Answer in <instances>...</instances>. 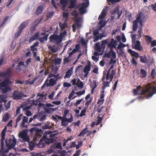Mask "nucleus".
Listing matches in <instances>:
<instances>
[{
  "label": "nucleus",
  "instance_id": "obj_4",
  "mask_svg": "<svg viewBox=\"0 0 156 156\" xmlns=\"http://www.w3.org/2000/svg\"><path fill=\"white\" fill-rule=\"evenodd\" d=\"M30 131L31 133L35 132L36 134L33 140L35 141H36L38 139H39L42 136L43 133L41 129H39L36 128H33L30 129Z\"/></svg>",
  "mask_w": 156,
  "mask_h": 156
},
{
  "label": "nucleus",
  "instance_id": "obj_18",
  "mask_svg": "<svg viewBox=\"0 0 156 156\" xmlns=\"http://www.w3.org/2000/svg\"><path fill=\"white\" fill-rule=\"evenodd\" d=\"M134 48L139 51H141L142 48L140 45V42L139 41H137L134 44Z\"/></svg>",
  "mask_w": 156,
  "mask_h": 156
},
{
  "label": "nucleus",
  "instance_id": "obj_35",
  "mask_svg": "<svg viewBox=\"0 0 156 156\" xmlns=\"http://www.w3.org/2000/svg\"><path fill=\"white\" fill-rule=\"evenodd\" d=\"M49 50L51 51L52 52L55 53L57 51V49L55 48V46L54 45L53 46H49L48 47Z\"/></svg>",
  "mask_w": 156,
  "mask_h": 156
},
{
  "label": "nucleus",
  "instance_id": "obj_52",
  "mask_svg": "<svg viewBox=\"0 0 156 156\" xmlns=\"http://www.w3.org/2000/svg\"><path fill=\"white\" fill-rule=\"evenodd\" d=\"M22 32V31L19 30L15 34V38L16 39L20 35Z\"/></svg>",
  "mask_w": 156,
  "mask_h": 156
},
{
  "label": "nucleus",
  "instance_id": "obj_22",
  "mask_svg": "<svg viewBox=\"0 0 156 156\" xmlns=\"http://www.w3.org/2000/svg\"><path fill=\"white\" fill-rule=\"evenodd\" d=\"M44 9L43 6L42 5H40L38 7L37 9L36 12V14L37 15H39L43 11Z\"/></svg>",
  "mask_w": 156,
  "mask_h": 156
},
{
  "label": "nucleus",
  "instance_id": "obj_53",
  "mask_svg": "<svg viewBox=\"0 0 156 156\" xmlns=\"http://www.w3.org/2000/svg\"><path fill=\"white\" fill-rule=\"evenodd\" d=\"M102 38V37H99V36L98 35H94V41L95 42L96 41H98L99 39H101Z\"/></svg>",
  "mask_w": 156,
  "mask_h": 156
},
{
  "label": "nucleus",
  "instance_id": "obj_64",
  "mask_svg": "<svg viewBox=\"0 0 156 156\" xmlns=\"http://www.w3.org/2000/svg\"><path fill=\"white\" fill-rule=\"evenodd\" d=\"M12 72V70L10 68H9L7 69L6 72H5L7 76H9L10 75Z\"/></svg>",
  "mask_w": 156,
  "mask_h": 156
},
{
  "label": "nucleus",
  "instance_id": "obj_5",
  "mask_svg": "<svg viewBox=\"0 0 156 156\" xmlns=\"http://www.w3.org/2000/svg\"><path fill=\"white\" fill-rule=\"evenodd\" d=\"M89 0H84L83 2L80 3L81 7L79 9V11L80 14H83L86 12V8L89 5Z\"/></svg>",
  "mask_w": 156,
  "mask_h": 156
},
{
  "label": "nucleus",
  "instance_id": "obj_16",
  "mask_svg": "<svg viewBox=\"0 0 156 156\" xmlns=\"http://www.w3.org/2000/svg\"><path fill=\"white\" fill-rule=\"evenodd\" d=\"M116 44L117 41L112 38L111 42L109 43L108 44V45L109 47L111 48V49H112V48H115L116 47Z\"/></svg>",
  "mask_w": 156,
  "mask_h": 156
},
{
  "label": "nucleus",
  "instance_id": "obj_30",
  "mask_svg": "<svg viewBox=\"0 0 156 156\" xmlns=\"http://www.w3.org/2000/svg\"><path fill=\"white\" fill-rule=\"evenodd\" d=\"M57 80H55L54 78H51L49 81V85L53 86L56 83Z\"/></svg>",
  "mask_w": 156,
  "mask_h": 156
},
{
  "label": "nucleus",
  "instance_id": "obj_11",
  "mask_svg": "<svg viewBox=\"0 0 156 156\" xmlns=\"http://www.w3.org/2000/svg\"><path fill=\"white\" fill-rule=\"evenodd\" d=\"M11 83V81L9 79H7L4 80L0 83V86L1 87L9 86V84Z\"/></svg>",
  "mask_w": 156,
  "mask_h": 156
},
{
  "label": "nucleus",
  "instance_id": "obj_62",
  "mask_svg": "<svg viewBox=\"0 0 156 156\" xmlns=\"http://www.w3.org/2000/svg\"><path fill=\"white\" fill-rule=\"evenodd\" d=\"M97 86V83L96 81L94 80L93 81V83L92 85H91V87L92 88H94L95 89Z\"/></svg>",
  "mask_w": 156,
  "mask_h": 156
},
{
  "label": "nucleus",
  "instance_id": "obj_12",
  "mask_svg": "<svg viewBox=\"0 0 156 156\" xmlns=\"http://www.w3.org/2000/svg\"><path fill=\"white\" fill-rule=\"evenodd\" d=\"M29 22V20L23 22L19 26V30L22 32L23 29L28 24Z\"/></svg>",
  "mask_w": 156,
  "mask_h": 156
},
{
  "label": "nucleus",
  "instance_id": "obj_45",
  "mask_svg": "<svg viewBox=\"0 0 156 156\" xmlns=\"http://www.w3.org/2000/svg\"><path fill=\"white\" fill-rule=\"evenodd\" d=\"M1 145L2 147V150H3V149L4 148V142L5 140V136H1Z\"/></svg>",
  "mask_w": 156,
  "mask_h": 156
},
{
  "label": "nucleus",
  "instance_id": "obj_39",
  "mask_svg": "<svg viewBox=\"0 0 156 156\" xmlns=\"http://www.w3.org/2000/svg\"><path fill=\"white\" fill-rule=\"evenodd\" d=\"M76 85L78 87L82 88L83 87V83L79 79H78Z\"/></svg>",
  "mask_w": 156,
  "mask_h": 156
},
{
  "label": "nucleus",
  "instance_id": "obj_59",
  "mask_svg": "<svg viewBox=\"0 0 156 156\" xmlns=\"http://www.w3.org/2000/svg\"><path fill=\"white\" fill-rule=\"evenodd\" d=\"M87 109L86 108H85V109H83L81 111L80 115V116L81 117L82 116H83L85 115V112L86 111Z\"/></svg>",
  "mask_w": 156,
  "mask_h": 156
},
{
  "label": "nucleus",
  "instance_id": "obj_61",
  "mask_svg": "<svg viewBox=\"0 0 156 156\" xmlns=\"http://www.w3.org/2000/svg\"><path fill=\"white\" fill-rule=\"evenodd\" d=\"M78 144L76 146V149H78L79 148L82 146L83 142L79 141L78 143Z\"/></svg>",
  "mask_w": 156,
  "mask_h": 156
},
{
  "label": "nucleus",
  "instance_id": "obj_29",
  "mask_svg": "<svg viewBox=\"0 0 156 156\" xmlns=\"http://www.w3.org/2000/svg\"><path fill=\"white\" fill-rule=\"evenodd\" d=\"M151 86L150 85H149L148 87L145 90H142L141 94L142 95H144L146 93L148 92L149 91V90L151 89Z\"/></svg>",
  "mask_w": 156,
  "mask_h": 156
},
{
  "label": "nucleus",
  "instance_id": "obj_47",
  "mask_svg": "<svg viewBox=\"0 0 156 156\" xmlns=\"http://www.w3.org/2000/svg\"><path fill=\"white\" fill-rule=\"evenodd\" d=\"M108 40L107 39L102 41L101 42V46L104 48H105V45L108 43Z\"/></svg>",
  "mask_w": 156,
  "mask_h": 156
},
{
  "label": "nucleus",
  "instance_id": "obj_23",
  "mask_svg": "<svg viewBox=\"0 0 156 156\" xmlns=\"http://www.w3.org/2000/svg\"><path fill=\"white\" fill-rule=\"evenodd\" d=\"M128 51L129 52L132 56L135 57L136 58H138L139 57H140L139 54L138 53L132 51L131 49H129Z\"/></svg>",
  "mask_w": 156,
  "mask_h": 156
},
{
  "label": "nucleus",
  "instance_id": "obj_9",
  "mask_svg": "<svg viewBox=\"0 0 156 156\" xmlns=\"http://www.w3.org/2000/svg\"><path fill=\"white\" fill-rule=\"evenodd\" d=\"M20 138L22 139L25 141L29 142L30 140L28 136L27 133L25 131H23L20 133L19 134Z\"/></svg>",
  "mask_w": 156,
  "mask_h": 156
},
{
  "label": "nucleus",
  "instance_id": "obj_36",
  "mask_svg": "<svg viewBox=\"0 0 156 156\" xmlns=\"http://www.w3.org/2000/svg\"><path fill=\"white\" fill-rule=\"evenodd\" d=\"M48 35H45L44 37H41L39 39V41L41 43H43L44 41H46L48 39Z\"/></svg>",
  "mask_w": 156,
  "mask_h": 156
},
{
  "label": "nucleus",
  "instance_id": "obj_58",
  "mask_svg": "<svg viewBox=\"0 0 156 156\" xmlns=\"http://www.w3.org/2000/svg\"><path fill=\"white\" fill-rule=\"evenodd\" d=\"M126 45L122 43H120L118 46V49H121L126 46Z\"/></svg>",
  "mask_w": 156,
  "mask_h": 156
},
{
  "label": "nucleus",
  "instance_id": "obj_10",
  "mask_svg": "<svg viewBox=\"0 0 156 156\" xmlns=\"http://www.w3.org/2000/svg\"><path fill=\"white\" fill-rule=\"evenodd\" d=\"M114 66L112 65L110 67L107 73L106 72H104L103 73V76L102 78V81H104L105 79L106 78V80H108L109 79V76H110V71L113 68Z\"/></svg>",
  "mask_w": 156,
  "mask_h": 156
},
{
  "label": "nucleus",
  "instance_id": "obj_19",
  "mask_svg": "<svg viewBox=\"0 0 156 156\" xmlns=\"http://www.w3.org/2000/svg\"><path fill=\"white\" fill-rule=\"evenodd\" d=\"M68 3V0H60V3L62 5L63 9L64 10Z\"/></svg>",
  "mask_w": 156,
  "mask_h": 156
},
{
  "label": "nucleus",
  "instance_id": "obj_56",
  "mask_svg": "<svg viewBox=\"0 0 156 156\" xmlns=\"http://www.w3.org/2000/svg\"><path fill=\"white\" fill-rule=\"evenodd\" d=\"M104 115H103L102 117H100L99 116H98V120L97 122V125L99 124L102 121V120L103 118Z\"/></svg>",
  "mask_w": 156,
  "mask_h": 156
},
{
  "label": "nucleus",
  "instance_id": "obj_17",
  "mask_svg": "<svg viewBox=\"0 0 156 156\" xmlns=\"http://www.w3.org/2000/svg\"><path fill=\"white\" fill-rule=\"evenodd\" d=\"M39 34L40 33L38 31L34 35L31 36L29 40V42L30 43L32 41L37 39L38 37L39 36Z\"/></svg>",
  "mask_w": 156,
  "mask_h": 156
},
{
  "label": "nucleus",
  "instance_id": "obj_8",
  "mask_svg": "<svg viewBox=\"0 0 156 156\" xmlns=\"http://www.w3.org/2000/svg\"><path fill=\"white\" fill-rule=\"evenodd\" d=\"M115 74V72L113 70H112V73L110 74V76H109V78H110V81L109 82L106 81L104 82L103 83V86L102 87V90H104L106 87H109V83L110 82L112 81L113 78V76Z\"/></svg>",
  "mask_w": 156,
  "mask_h": 156
},
{
  "label": "nucleus",
  "instance_id": "obj_24",
  "mask_svg": "<svg viewBox=\"0 0 156 156\" xmlns=\"http://www.w3.org/2000/svg\"><path fill=\"white\" fill-rule=\"evenodd\" d=\"M80 21L81 19L80 18H77L75 20V24L78 28H80L81 26Z\"/></svg>",
  "mask_w": 156,
  "mask_h": 156
},
{
  "label": "nucleus",
  "instance_id": "obj_54",
  "mask_svg": "<svg viewBox=\"0 0 156 156\" xmlns=\"http://www.w3.org/2000/svg\"><path fill=\"white\" fill-rule=\"evenodd\" d=\"M121 0H106L108 2H111L112 4L118 2Z\"/></svg>",
  "mask_w": 156,
  "mask_h": 156
},
{
  "label": "nucleus",
  "instance_id": "obj_2",
  "mask_svg": "<svg viewBox=\"0 0 156 156\" xmlns=\"http://www.w3.org/2000/svg\"><path fill=\"white\" fill-rule=\"evenodd\" d=\"M13 136V139H12L11 138H10L9 139L8 142L7 141V140H5L6 144V146L8 147V149H7L4 151L3 149L2 153H7L10 149L15 146L16 142V139Z\"/></svg>",
  "mask_w": 156,
  "mask_h": 156
},
{
  "label": "nucleus",
  "instance_id": "obj_43",
  "mask_svg": "<svg viewBox=\"0 0 156 156\" xmlns=\"http://www.w3.org/2000/svg\"><path fill=\"white\" fill-rule=\"evenodd\" d=\"M28 121V118L26 116H24L22 121L21 123V126H23L25 123L27 122Z\"/></svg>",
  "mask_w": 156,
  "mask_h": 156
},
{
  "label": "nucleus",
  "instance_id": "obj_28",
  "mask_svg": "<svg viewBox=\"0 0 156 156\" xmlns=\"http://www.w3.org/2000/svg\"><path fill=\"white\" fill-rule=\"evenodd\" d=\"M4 87V88L1 89L2 93L3 94L7 93L8 91H10L11 90L9 86L5 87Z\"/></svg>",
  "mask_w": 156,
  "mask_h": 156
},
{
  "label": "nucleus",
  "instance_id": "obj_25",
  "mask_svg": "<svg viewBox=\"0 0 156 156\" xmlns=\"http://www.w3.org/2000/svg\"><path fill=\"white\" fill-rule=\"evenodd\" d=\"M59 25L61 30H63L67 27V23L65 21L63 23L60 22L59 24Z\"/></svg>",
  "mask_w": 156,
  "mask_h": 156
},
{
  "label": "nucleus",
  "instance_id": "obj_40",
  "mask_svg": "<svg viewBox=\"0 0 156 156\" xmlns=\"http://www.w3.org/2000/svg\"><path fill=\"white\" fill-rule=\"evenodd\" d=\"M140 61L143 63H146L147 62V58L146 56H144V57L143 56H140Z\"/></svg>",
  "mask_w": 156,
  "mask_h": 156
},
{
  "label": "nucleus",
  "instance_id": "obj_42",
  "mask_svg": "<svg viewBox=\"0 0 156 156\" xmlns=\"http://www.w3.org/2000/svg\"><path fill=\"white\" fill-rule=\"evenodd\" d=\"M22 66H26L25 65L24 62H20L18 63V65L16 68V69L20 70L21 68L20 67Z\"/></svg>",
  "mask_w": 156,
  "mask_h": 156
},
{
  "label": "nucleus",
  "instance_id": "obj_57",
  "mask_svg": "<svg viewBox=\"0 0 156 156\" xmlns=\"http://www.w3.org/2000/svg\"><path fill=\"white\" fill-rule=\"evenodd\" d=\"M95 48L96 50L100 51L101 50V47L99 43H96L95 44Z\"/></svg>",
  "mask_w": 156,
  "mask_h": 156
},
{
  "label": "nucleus",
  "instance_id": "obj_63",
  "mask_svg": "<svg viewBox=\"0 0 156 156\" xmlns=\"http://www.w3.org/2000/svg\"><path fill=\"white\" fill-rule=\"evenodd\" d=\"M55 147L56 148L61 149L62 148V146L61 145V143H57Z\"/></svg>",
  "mask_w": 156,
  "mask_h": 156
},
{
  "label": "nucleus",
  "instance_id": "obj_33",
  "mask_svg": "<svg viewBox=\"0 0 156 156\" xmlns=\"http://www.w3.org/2000/svg\"><path fill=\"white\" fill-rule=\"evenodd\" d=\"M33 104L35 105H38L39 106H41L42 105V103L40 102L39 99H38L36 100H33Z\"/></svg>",
  "mask_w": 156,
  "mask_h": 156
},
{
  "label": "nucleus",
  "instance_id": "obj_15",
  "mask_svg": "<svg viewBox=\"0 0 156 156\" xmlns=\"http://www.w3.org/2000/svg\"><path fill=\"white\" fill-rule=\"evenodd\" d=\"M90 97V94H87L85 98V100L87 101L85 104V108L87 109L88 108L89 105L91 102L92 100V98H90L89 100L87 101Z\"/></svg>",
  "mask_w": 156,
  "mask_h": 156
},
{
  "label": "nucleus",
  "instance_id": "obj_37",
  "mask_svg": "<svg viewBox=\"0 0 156 156\" xmlns=\"http://www.w3.org/2000/svg\"><path fill=\"white\" fill-rule=\"evenodd\" d=\"M83 66L82 65H79L77 68L76 69L75 72L76 73H80L82 70Z\"/></svg>",
  "mask_w": 156,
  "mask_h": 156
},
{
  "label": "nucleus",
  "instance_id": "obj_13",
  "mask_svg": "<svg viewBox=\"0 0 156 156\" xmlns=\"http://www.w3.org/2000/svg\"><path fill=\"white\" fill-rule=\"evenodd\" d=\"M6 100L5 97L3 95H0V113L2 109V103L4 102L6 103Z\"/></svg>",
  "mask_w": 156,
  "mask_h": 156
},
{
  "label": "nucleus",
  "instance_id": "obj_27",
  "mask_svg": "<svg viewBox=\"0 0 156 156\" xmlns=\"http://www.w3.org/2000/svg\"><path fill=\"white\" fill-rule=\"evenodd\" d=\"M38 42H37L35 43L32 46H31L30 48L31 51H37V49L35 48L37 47L38 46Z\"/></svg>",
  "mask_w": 156,
  "mask_h": 156
},
{
  "label": "nucleus",
  "instance_id": "obj_38",
  "mask_svg": "<svg viewBox=\"0 0 156 156\" xmlns=\"http://www.w3.org/2000/svg\"><path fill=\"white\" fill-rule=\"evenodd\" d=\"M142 31L143 28L142 26H141L140 27H139L138 31V36L139 39L140 38L142 37Z\"/></svg>",
  "mask_w": 156,
  "mask_h": 156
},
{
  "label": "nucleus",
  "instance_id": "obj_32",
  "mask_svg": "<svg viewBox=\"0 0 156 156\" xmlns=\"http://www.w3.org/2000/svg\"><path fill=\"white\" fill-rule=\"evenodd\" d=\"M87 128L86 127L83 129L79 135H78L79 136H83L87 132H88V130H87Z\"/></svg>",
  "mask_w": 156,
  "mask_h": 156
},
{
  "label": "nucleus",
  "instance_id": "obj_3",
  "mask_svg": "<svg viewBox=\"0 0 156 156\" xmlns=\"http://www.w3.org/2000/svg\"><path fill=\"white\" fill-rule=\"evenodd\" d=\"M57 135V133H54L51 132H50V139H48L47 137L45 136H44L41 138L40 142H42L43 140H45L44 143L49 144L51 143H52L54 141L56 140L55 138V136Z\"/></svg>",
  "mask_w": 156,
  "mask_h": 156
},
{
  "label": "nucleus",
  "instance_id": "obj_60",
  "mask_svg": "<svg viewBox=\"0 0 156 156\" xmlns=\"http://www.w3.org/2000/svg\"><path fill=\"white\" fill-rule=\"evenodd\" d=\"M61 124L62 125L65 126H66L68 124V123L64 119H63L62 120Z\"/></svg>",
  "mask_w": 156,
  "mask_h": 156
},
{
  "label": "nucleus",
  "instance_id": "obj_55",
  "mask_svg": "<svg viewBox=\"0 0 156 156\" xmlns=\"http://www.w3.org/2000/svg\"><path fill=\"white\" fill-rule=\"evenodd\" d=\"M9 18V17L8 16H6L4 18L3 21L2 23L1 24V25L0 26V27H1L3 26V25L6 22V21L8 20V19Z\"/></svg>",
  "mask_w": 156,
  "mask_h": 156
},
{
  "label": "nucleus",
  "instance_id": "obj_44",
  "mask_svg": "<svg viewBox=\"0 0 156 156\" xmlns=\"http://www.w3.org/2000/svg\"><path fill=\"white\" fill-rule=\"evenodd\" d=\"M61 58H58L55 59L54 63L56 65H59L61 63Z\"/></svg>",
  "mask_w": 156,
  "mask_h": 156
},
{
  "label": "nucleus",
  "instance_id": "obj_48",
  "mask_svg": "<svg viewBox=\"0 0 156 156\" xmlns=\"http://www.w3.org/2000/svg\"><path fill=\"white\" fill-rule=\"evenodd\" d=\"M54 108H45V112L48 113H50L51 112L54 111Z\"/></svg>",
  "mask_w": 156,
  "mask_h": 156
},
{
  "label": "nucleus",
  "instance_id": "obj_21",
  "mask_svg": "<svg viewBox=\"0 0 156 156\" xmlns=\"http://www.w3.org/2000/svg\"><path fill=\"white\" fill-rule=\"evenodd\" d=\"M106 10L105 9H103L101 14L99 16L98 20H102L106 16Z\"/></svg>",
  "mask_w": 156,
  "mask_h": 156
},
{
  "label": "nucleus",
  "instance_id": "obj_26",
  "mask_svg": "<svg viewBox=\"0 0 156 156\" xmlns=\"http://www.w3.org/2000/svg\"><path fill=\"white\" fill-rule=\"evenodd\" d=\"M140 77L142 78H145L147 75V73L146 71L143 69L140 70Z\"/></svg>",
  "mask_w": 156,
  "mask_h": 156
},
{
  "label": "nucleus",
  "instance_id": "obj_20",
  "mask_svg": "<svg viewBox=\"0 0 156 156\" xmlns=\"http://www.w3.org/2000/svg\"><path fill=\"white\" fill-rule=\"evenodd\" d=\"M70 5L69 6V8H74L76 6V0H70Z\"/></svg>",
  "mask_w": 156,
  "mask_h": 156
},
{
  "label": "nucleus",
  "instance_id": "obj_51",
  "mask_svg": "<svg viewBox=\"0 0 156 156\" xmlns=\"http://www.w3.org/2000/svg\"><path fill=\"white\" fill-rule=\"evenodd\" d=\"M7 130V127L5 126L2 131L1 133V136H5V133Z\"/></svg>",
  "mask_w": 156,
  "mask_h": 156
},
{
  "label": "nucleus",
  "instance_id": "obj_46",
  "mask_svg": "<svg viewBox=\"0 0 156 156\" xmlns=\"http://www.w3.org/2000/svg\"><path fill=\"white\" fill-rule=\"evenodd\" d=\"M29 148L30 150H33L35 147V145L34 143L32 142H30L29 144Z\"/></svg>",
  "mask_w": 156,
  "mask_h": 156
},
{
  "label": "nucleus",
  "instance_id": "obj_7",
  "mask_svg": "<svg viewBox=\"0 0 156 156\" xmlns=\"http://www.w3.org/2000/svg\"><path fill=\"white\" fill-rule=\"evenodd\" d=\"M27 97V95L24 94L22 92L16 90L14 91L12 94L13 99L16 100L20 99L22 98Z\"/></svg>",
  "mask_w": 156,
  "mask_h": 156
},
{
  "label": "nucleus",
  "instance_id": "obj_49",
  "mask_svg": "<svg viewBox=\"0 0 156 156\" xmlns=\"http://www.w3.org/2000/svg\"><path fill=\"white\" fill-rule=\"evenodd\" d=\"M64 120H65L68 123H71L72 122L73 120V117L72 115H71V117L69 119L67 118L66 117L64 118Z\"/></svg>",
  "mask_w": 156,
  "mask_h": 156
},
{
  "label": "nucleus",
  "instance_id": "obj_50",
  "mask_svg": "<svg viewBox=\"0 0 156 156\" xmlns=\"http://www.w3.org/2000/svg\"><path fill=\"white\" fill-rule=\"evenodd\" d=\"M156 72L154 69H153L151 71V77L154 79L155 77Z\"/></svg>",
  "mask_w": 156,
  "mask_h": 156
},
{
  "label": "nucleus",
  "instance_id": "obj_14",
  "mask_svg": "<svg viewBox=\"0 0 156 156\" xmlns=\"http://www.w3.org/2000/svg\"><path fill=\"white\" fill-rule=\"evenodd\" d=\"M90 64H88L86 65L84 67V72L85 73L84 77H87L89 71L90 70Z\"/></svg>",
  "mask_w": 156,
  "mask_h": 156
},
{
  "label": "nucleus",
  "instance_id": "obj_41",
  "mask_svg": "<svg viewBox=\"0 0 156 156\" xmlns=\"http://www.w3.org/2000/svg\"><path fill=\"white\" fill-rule=\"evenodd\" d=\"M141 86H138L136 89H134L133 91V92L134 95H136L138 94V92L139 89L141 88Z\"/></svg>",
  "mask_w": 156,
  "mask_h": 156
},
{
  "label": "nucleus",
  "instance_id": "obj_1",
  "mask_svg": "<svg viewBox=\"0 0 156 156\" xmlns=\"http://www.w3.org/2000/svg\"><path fill=\"white\" fill-rule=\"evenodd\" d=\"M145 17L144 14L142 12H140L137 15L136 20L133 22L132 30L135 31L137 30L138 28V22L141 26L143 25L142 18L144 19Z\"/></svg>",
  "mask_w": 156,
  "mask_h": 156
},
{
  "label": "nucleus",
  "instance_id": "obj_6",
  "mask_svg": "<svg viewBox=\"0 0 156 156\" xmlns=\"http://www.w3.org/2000/svg\"><path fill=\"white\" fill-rule=\"evenodd\" d=\"M49 38L51 42L56 44L60 43L62 41V40L59 36L56 34L51 35Z\"/></svg>",
  "mask_w": 156,
  "mask_h": 156
},
{
  "label": "nucleus",
  "instance_id": "obj_31",
  "mask_svg": "<svg viewBox=\"0 0 156 156\" xmlns=\"http://www.w3.org/2000/svg\"><path fill=\"white\" fill-rule=\"evenodd\" d=\"M9 114L8 113H6L3 116L2 120L4 122H6L9 119Z\"/></svg>",
  "mask_w": 156,
  "mask_h": 156
},
{
  "label": "nucleus",
  "instance_id": "obj_34",
  "mask_svg": "<svg viewBox=\"0 0 156 156\" xmlns=\"http://www.w3.org/2000/svg\"><path fill=\"white\" fill-rule=\"evenodd\" d=\"M72 74V71L70 69H69L66 72L65 76V78H69Z\"/></svg>",
  "mask_w": 156,
  "mask_h": 156
}]
</instances>
